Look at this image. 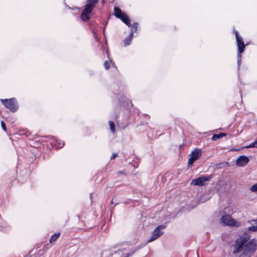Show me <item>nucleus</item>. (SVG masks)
<instances>
[{
  "label": "nucleus",
  "mask_w": 257,
  "mask_h": 257,
  "mask_svg": "<svg viewBox=\"0 0 257 257\" xmlns=\"http://www.w3.org/2000/svg\"><path fill=\"white\" fill-rule=\"evenodd\" d=\"M250 239L248 234H244L237 238L233 245V253H237V257L252 256L257 249V240L252 239L249 241Z\"/></svg>",
  "instance_id": "1"
},
{
  "label": "nucleus",
  "mask_w": 257,
  "mask_h": 257,
  "mask_svg": "<svg viewBox=\"0 0 257 257\" xmlns=\"http://www.w3.org/2000/svg\"><path fill=\"white\" fill-rule=\"evenodd\" d=\"M234 34L235 35L236 40L237 42L238 54L237 55V64L239 66L240 64L241 55V54L243 52L245 48V45L242 37L239 36L238 33L237 31H234Z\"/></svg>",
  "instance_id": "2"
},
{
  "label": "nucleus",
  "mask_w": 257,
  "mask_h": 257,
  "mask_svg": "<svg viewBox=\"0 0 257 257\" xmlns=\"http://www.w3.org/2000/svg\"><path fill=\"white\" fill-rule=\"evenodd\" d=\"M1 101L6 108L12 112H15L18 108L17 101L14 98L11 99H1Z\"/></svg>",
  "instance_id": "3"
},
{
  "label": "nucleus",
  "mask_w": 257,
  "mask_h": 257,
  "mask_svg": "<svg viewBox=\"0 0 257 257\" xmlns=\"http://www.w3.org/2000/svg\"><path fill=\"white\" fill-rule=\"evenodd\" d=\"M221 220L223 224L227 226L238 227L241 225L239 221L232 218L229 215H224L222 216Z\"/></svg>",
  "instance_id": "4"
},
{
  "label": "nucleus",
  "mask_w": 257,
  "mask_h": 257,
  "mask_svg": "<svg viewBox=\"0 0 257 257\" xmlns=\"http://www.w3.org/2000/svg\"><path fill=\"white\" fill-rule=\"evenodd\" d=\"M114 12L116 17L120 19L128 27H130L132 26L127 16L125 13L122 12L119 8L118 7H114Z\"/></svg>",
  "instance_id": "5"
},
{
  "label": "nucleus",
  "mask_w": 257,
  "mask_h": 257,
  "mask_svg": "<svg viewBox=\"0 0 257 257\" xmlns=\"http://www.w3.org/2000/svg\"><path fill=\"white\" fill-rule=\"evenodd\" d=\"M165 227L166 226L164 225L157 226L152 232L151 237L148 240V242H152L159 238L163 234V232L162 230L165 229Z\"/></svg>",
  "instance_id": "6"
},
{
  "label": "nucleus",
  "mask_w": 257,
  "mask_h": 257,
  "mask_svg": "<svg viewBox=\"0 0 257 257\" xmlns=\"http://www.w3.org/2000/svg\"><path fill=\"white\" fill-rule=\"evenodd\" d=\"M211 179V177L210 176H201L195 179L192 180L191 184L192 185L200 186H204L205 185V182L210 181Z\"/></svg>",
  "instance_id": "7"
},
{
  "label": "nucleus",
  "mask_w": 257,
  "mask_h": 257,
  "mask_svg": "<svg viewBox=\"0 0 257 257\" xmlns=\"http://www.w3.org/2000/svg\"><path fill=\"white\" fill-rule=\"evenodd\" d=\"M202 155V150L201 149H195L190 154V158L188 161V166L190 167L192 165L195 161L198 159Z\"/></svg>",
  "instance_id": "8"
},
{
  "label": "nucleus",
  "mask_w": 257,
  "mask_h": 257,
  "mask_svg": "<svg viewBox=\"0 0 257 257\" xmlns=\"http://www.w3.org/2000/svg\"><path fill=\"white\" fill-rule=\"evenodd\" d=\"M249 162V159L245 156H240L236 161V165L239 167L245 166Z\"/></svg>",
  "instance_id": "9"
},
{
  "label": "nucleus",
  "mask_w": 257,
  "mask_h": 257,
  "mask_svg": "<svg viewBox=\"0 0 257 257\" xmlns=\"http://www.w3.org/2000/svg\"><path fill=\"white\" fill-rule=\"evenodd\" d=\"M98 0H87V4L85 6V11L91 12L95 4L97 3Z\"/></svg>",
  "instance_id": "10"
},
{
  "label": "nucleus",
  "mask_w": 257,
  "mask_h": 257,
  "mask_svg": "<svg viewBox=\"0 0 257 257\" xmlns=\"http://www.w3.org/2000/svg\"><path fill=\"white\" fill-rule=\"evenodd\" d=\"M137 248H134L132 250V251L128 253H123V250L122 249H119L115 253H117L119 255H121V257H130L132 256L135 252L137 251Z\"/></svg>",
  "instance_id": "11"
},
{
  "label": "nucleus",
  "mask_w": 257,
  "mask_h": 257,
  "mask_svg": "<svg viewBox=\"0 0 257 257\" xmlns=\"http://www.w3.org/2000/svg\"><path fill=\"white\" fill-rule=\"evenodd\" d=\"M91 13V12L85 11V9H84L81 15V20L84 22L88 21L90 19L89 15Z\"/></svg>",
  "instance_id": "12"
},
{
  "label": "nucleus",
  "mask_w": 257,
  "mask_h": 257,
  "mask_svg": "<svg viewBox=\"0 0 257 257\" xmlns=\"http://www.w3.org/2000/svg\"><path fill=\"white\" fill-rule=\"evenodd\" d=\"M134 36V31L133 30H131V33L130 34L129 36L125 39L124 40V46H128L130 44V43L131 42V40L132 39V38Z\"/></svg>",
  "instance_id": "13"
},
{
  "label": "nucleus",
  "mask_w": 257,
  "mask_h": 257,
  "mask_svg": "<svg viewBox=\"0 0 257 257\" xmlns=\"http://www.w3.org/2000/svg\"><path fill=\"white\" fill-rule=\"evenodd\" d=\"M226 136V134L225 133H220L219 134H215L213 135V136L212 137L211 140L212 141H216L223 137H225Z\"/></svg>",
  "instance_id": "14"
},
{
  "label": "nucleus",
  "mask_w": 257,
  "mask_h": 257,
  "mask_svg": "<svg viewBox=\"0 0 257 257\" xmlns=\"http://www.w3.org/2000/svg\"><path fill=\"white\" fill-rule=\"evenodd\" d=\"M255 225H253L248 227L247 229L249 231L255 232L257 231V219L252 220L251 221Z\"/></svg>",
  "instance_id": "15"
},
{
  "label": "nucleus",
  "mask_w": 257,
  "mask_h": 257,
  "mask_svg": "<svg viewBox=\"0 0 257 257\" xmlns=\"http://www.w3.org/2000/svg\"><path fill=\"white\" fill-rule=\"evenodd\" d=\"M59 235V233H55L54 235H53L50 239V242L52 243L53 242L56 240V239L58 238Z\"/></svg>",
  "instance_id": "16"
},
{
  "label": "nucleus",
  "mask_w": 257,
  "mask_h": 257,
  "mask_svg": "<svg viewBox=\"0 0 257 257\" xmlns=\"http://www.w3.org/2000/svg\"><path fill=\"white\" fill-rule=\"evenodd\" d=\"M109 126H110V128L111 131L113 133H114L115 131V126H114V124L113 122L112 121H109Z\"/></svg>",
  "instance_id": "17"
},
{
  "label": "nucleus",
  "mask_w": 257,
  "mask_h": 257,
  "mask_svg": "<svg viewBox=\"0 0 257 257\" xmlns=\"http://www.w3.org/2000/svg\"><path fill=\"white\" fill-rule=\"evenodd\" d=\"M247 148H257V141H254L252 143L250 144L249 146H247Z\"/></svg>",
  "instance_id": "18"
},
{
  "label": "nucleus",
  "mask_w": 257,
  "mask_h": 257,
  "mask_svg": "<svg viewBox=\"0 0 257 257\" xmlns=\"http://www.w3.org/2000/svg\"><path fill=\"white\" fill-rule=\"evenodd\" d=\"M250 190L251 192H256L257 191V183L252 185L250 188Z\"/></svg>",
  "instance_id": "19"
},
{
  "label": "nucleus",
  "mask_w": 257,
  "mask_h": 257,
  "mask_svg": "<svg viewBox=\"0 0 257 257\" xmlns=\"http://www.w3.org/2000/svg\"><path fill=\"white\" fill-rule=\"evenodd\" d=\"M57 143H58V144L59 145L58 146L59 148H61V147H62L64 146V143L62 141H61V140H57Z\"/></svg>",
  "instance_id": "20"
},
{
  "label": "nucleus",
  "mask_w": 257,
  "mask_h": 257,
  "mask_svg": "<svg viewBox=\"0 0 257 257\" xmlns=\"http://www.w3.org/2000/svg\"><path fill=\"white\" fill-rule=\"evenodd\" d=\"M138 24L137 23H134L133 26V29H132L134 31V33L136 31H137V27H138Z\"/></svg>",
  "instance_id": "21"
},
{
  "label": "nucleus",
  "mask_w": 257,
  "mask_h": 257,
  "mask_svg": "<svg viewBox=\"0 0 257 257\" xmlns=\"http://www.w3.org/2000/svg\"><path fill=\"white\" fill-rule=\"evenodd\" d=\"M104 66L106 69H107V70L110 67V64H109V62H108L107 61H105L104 63Z\"/></svg>",
  "instance_id": "22"
},
{
  "label": "nucleus",
  "mask_w": 257,
  "mask_h": 257,
  "mask_svg": "<svg viewBox=\"0 0 257 257\" xmlns=\"http://www.w3.org/2000/svg\"><path fill=\"white\" fill-rule=\"evenodd\" d=\"M1 125L3 130L5 131V132H7L6 125L3 121H1Z\"/></svg>",
  "instance_id": "23"
},
{
  "label": "nucleus",
  "mask_w": 257,
  "mask_h": 257,
  "mask_svg": "<svg viewBox=\"0 0 257 257\" xmlns=\"http://www.w3.org/2000/svg\"><path fill=\"white\" fill-rule=\"evenodd\" d=\"M117 156V153H113L112 155V156L110 158V159L111 160H113L114 159L115 157H116Z\"/></svg>",
  "instance_id": "24"
},
{
  "label": "nucleus",
  "mask_w": 257,
  "mask_h": 257,
  "mask_svg": "<svg viewBox=\"0 0 257 257\" xmlns=\"http://www.w3.org/2000/svg\"><path fill=\"white\" fill-rule=\"evenodd\" d=\"M117 174H123V172H122V171H118V172H117Z\"/></svg>",
  "instance_id": "25"
}]
</instances>
